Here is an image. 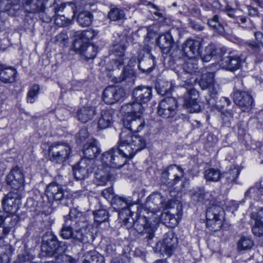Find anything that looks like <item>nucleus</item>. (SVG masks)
Returning <instances> with one entry per match:
<instances>
[{
	"label": "nucleus",
	"mask_w": 263,
	"mask_h": 263,
	"mask_svg": "<svg viewBox=\"0 0 263 263\" xmlns=\"http://www.w3.org/2000/svg\"><path fill=\"white\" fill-rule=\"evenodd\" d=\"M221 175L218 169L213 168L205 170L204 173V178L206 180L214 182L218 181L221 177Z\"/></svg>",
	"instance_id": "nucleus-44"
},
{
	"label": "nucleus",
	"mask_w": 263,
	"mask_h": 263,
	"mask_svg": "<svg viewBox=\"0 0 263 263\" xmlns=\"http://www.w3.org/2000/svg\"><path fill=\"white\" fill-rule=\"evenodd\" d=\"M104 250L108 255L113 256L116 254V245L114 243L109 242L106 245Z\"/></svg>",
	"instance_id": "nucleus-60"
},
{
	"label": "nucleus",
	"mask_w": 263,
	"mask_h": 263,
	"mask_svg": "<svg viewBox=\"0 0 263 263\" xmlns=\"http://www.w3.org/2000/svg\"><path fill=\"white\" fill-rule=\"evenodd\" d=\"M92 18V15L89 11H83L78 14L77 22L81 26L85 27L91 24Z\"/></svg>",
	"instance_id": "nucleus-35"
},
{
	"label": "nucleus",
	"mask_w": 263,
	"mask_h": 263,
	"mask_svg": "<svg viewBox=\"0 0 263 263\" xmlns=\"http://www.w3.org/2000/svg\"><path fill=\"white\" fill-rule=\"evenodd\" d=\"M95 221L100 224L105 221L108 218V212L104 209H100L93 212Z\"/></svg>",
	"instance_id": "nucleus-54"
},
{
	"label": "nucleus",
	"mask_w": 263,
	"mask_h": 263,
	"mask_svg": "<svg viewBox=\"0 0 263 263\" xmlns=\"http://www.w3.org/2000/svg\"><path fill=\"white\" fill-rule=\"evenodd\" d=\"M98 34V32L92 30H86L79 33L75 40H80L81 44H88V41L92 40Z\"/></svg>",
	"instance_id": "nucleus-36"
},
{
	"label": "nucleus",
	"mask_w": 263,
	"mask_h": 263,
	"mask_svg": "<svg viewBox=\"0 0 263 263\" xmlns=\"http://www.w3.org/2000/svg\"><path fill=\"white\" fill-rule=\"evenodd\" d=\"M224 211L216 204L208 207L206 212V226L212 230H219L222 226Z\"/></svg>",
	"instance_id": "nucleus-6"
},
{
	"label": "nucleus",
	"mask_w": 263,
	"mask_h": 263,
	"mask_svg": "<svg viewBox=\"0 0 263 263\" xmlns=\"http://www.w3.org/2000/svg\"><path fill=\"white\" fill-rule=\"evenodd\" d=\"M49 159L57 163H62L65 161L71 153V149L67 143L56 142L48 147Z\"/></svg>",
	"instance_id": "nucleus-5"
},
{
	"label": "nucleus",
	"mask_w": 263,
	"mask_h": 263,
	"mask_svg": "<svg viewBox=\"0 0 263 263\" xmlns=\"http://www.w3.org/2000/svg\"><path fill=\"white\" fill-rule=\"evenodd\" d=\"M127 47V43L125 39L121 40L112 46V51L114 54L119 58L113 60L116 67L120 69L124 64L125 61L127 60L126 58H124V52Z\"/></svg>",
	"instance_id": "nucleus-22"
},
{
	"label": "nucleus",
	"mask_w": 263,
	"mask_h": 263,
	"mask_svg": "<svg viewBox=\"0 0 263 263\" xmlns=\"http://www.w3.org/2000/svg\"><path fill=\"white\" fill-rule=\"evenodd\" d=\"M49 6H46L43 10H41L38 13L40 19L43 22L46 23H50L52 18L54 17V13L50 9V11H47V8H49Z\"/></svg>",
	"instance_id": "nucleus-48"
},
{
	"label": "nucleus",
	"mask_w": 263,
	"mask_h": 263,
	"mask_svg": "<svg viewBox=\"0 0 263 263\" xmlns=\"http://www.w3.org/2000/svg\"><path fill=\"white\" fill-rule=\"evenodd\" d=\"M254 241L250 236H241L237 242V249L239 251L248 250L254 246Z\"/></svg>",
	"instance_id": "nucleus-37"
},
{
	"label": "nucleus",
	"mask_w": 263,
	"mask_h": 263,
	"mask_svg": "<svg viewBox=\"0 0 263 263\" xmlns=\"http://www.w3.org/2000/svg\"><path fill=\"white\" fill-rule=\"evenodd\" d=\"M207 89L209 90V95L211 97L210 100H211L212 101H214L217 98V96L220 91V88L219 85L215 82Z\"/></svg>",
	"instance_id": "nucleus-56"
},
{
	"label": "nucleus",
	"mask_w": 263,
	"mask_h": 263,
	"mask_svg": "<svg viewBox=\"0 0 263 263\" xmlns=\"http://www.w3.org/2000/svg\"><path fill=\"white\" fill-rule=\"evenodd\" d=\"M233 101L242 111H250L254 105L252 96L247 91L235 90L233 94Z\"/></svg>",
	"instance_id": "nucleus-13"
},
{
	"label": "nucleus",
	"mask_w": 263,
	"mask_h": 263,
	"mask_svg": "<svg viewBox=\"0 0 263 263\" xmlns=\"http://www.w3.org/2000/svg\"><path fill=\"white\" fill-rule=\"evenodd\" d=\"M25 177L22 170L18 166L12 168L6 177V182L11 190L23 193L24 190Z\"/></svg>",
	"instance_id": "nucleus-8"
},
{
	"label": "nucleus",
	"mask_w": 263,
	"mask_h": 263,
	"mask_svg": "<svg viewBox=\"0 0 263 263\" xmlns=\"http://www.w3.org/2000/svg\"><path fill=\"white\" fill-rule=\"evenodd\" d=\"M184 176V170L180 166L172 164L162 172L161 179L163 183L171 187L181 181Z\"/></svg>",
	"instance_id": "nucleus-7"
},
{
	"label": "nucleus",
	"mask_w": 263,
	"mask_h": 263,
	"mask_svg": "<svg viewBox=\"0 0 263 263\" xmlns=\"http://www.w3.org/2000/svg\"><path fill=\"white\" fill-rule=\"evenodd\" d=\"M219 64L221 68L228 70L234 71L238 69L241 66L240 55L235 52H230L229 55L222 58Z\"/></svg>",
	"instance_id": "nucleus-20"
},
{
	"label": "nucleus",
	"mask_w": 263,
	"mask_h": 263,
	"mask_svg": "<svg viewBox=\"0 0 263 263\" xmlns=\"http://www.w3.org/2000/svg\"><path fill=\"white\" fill-rule=\"evenodd\" d=\"M82 263H104V257L95 250L85 253Z\"/></svg>",
	"instance_id": "nucleus-34"
},
{
	"label": "nucleus",
	"mask_w": 263,
	"mask_h": 263,
	"mask_svg": "<svg viewBox=\"0 0 263 263\" xmlns=\"http://www.w3.org/2000/svg\"><path fill=\"white\" fill-rule=\"evenodd\" d=\"M53 256H55V260L53 263H64L66 260H68L69 258V256L64 254V252H58Z\"/></svg>",
	"instance_id": "nucleus-61"
},
{
	"label": "nucleus",
	"mask_w": 263,
	"mask_h": 263,
	"mask_svg": "<svg viewBox=\"0 0 263 263\" xmlns=\"http://www.w3.org/2000/svg\"><path fill=\"white\" fill-rule=\"evenodd\" d=\"M16 71L13 67L0 66V81L4 83H11L15 81Z\"/></svg>",
	"instance_id": "nucleus-31"
},
{
	"label": "nucleus",
	"mask_w": 263,
	"mask_h": 263,
	"mask_svg": "<svg viewBox=\"0 0 263 263\" xmlns=\"http://www.w3.org/2000/svg\"><path fill=\"white\" fill-rule=\"evenodd\" d=\"M156 42L162 52L166 54L171 50L175 44L170 32H166L159 35Z\"/></svg>",
	"instance_id": "nucleus-27"
},
{
	"label": "nucleus",
	"mask_w": 263,
	"mask_h": 263,
	"mask_svg": "<svg viewBox=\"0 0 263 263\" xmlns=\"http://www.w3.org/2000/svg\"><path fill=\"white\" fill-rule=\"evenodd\" d=\"M47 2L49 6V8H47V11H50V9H51L54 13V16L57 14L58 12L63 11L66 7L65 4L58 5L55 0H47Z\"/></svg>",
	"instance_id": "nucleus-51"
},
{
	"label": "nucleus",
	"mask_w": 263,
	"mask_h": 263,
	"mask_svg": "<svg viewBox=\"0 0 263 263\" xmlns=\"http://www.w3.org/2000/svg\"><path fill=\"white\" fill-rule=\"evenodd\" d=\"M84 216L83 213L77 209H71L69 215L65 217L64 223L61 230V236L65 239L72 238L76 228L81 226Z\"/></svg>",
	"instance_id": "nucleus-4"
},
{
	"label": "nucleus",
	"mask_w": 263,
	"mask_h": 263,
	"mask_svg": "<svg viewBox=\"0 0 263 263\" xmlns=\"http://www.w3.org/2000/svg\"><path fill=\"white\" fill-rule=\"evenodd\" d=\"M209 27L215 30L218 34L223 35L224 33V28L219 22V17L218 15H215L212 18L208 21Z\"/></svg>",
	"instance_id": "nucleus-38"
},
{
	"label": "nucleus",
	"mask_w": 263,
	"mask_h": 263,
	"mask_svg": "<svg viewBox=\"0 0 263 263\" xmlns=\"http://www.w3.org/2000/svg\"><path fill=\"white\" fill-rule=\"evenodd\" d=\"M155 57L147 52L141 58H138V67L143 72H151L154 68L156 62Z\"/></svg>",
	"instance_id": "nucleus-28"
},
{
	"label": "nucleus",
	"mask_w": 263,
	"mask_h": 263,
	"mask_svg": "<svg viewBox=\"0 0 263 263\" xmlns=\"http://www.w3.org/2000/svg\"><path fill=\"white\" fill-rule=\"evenodd\" d=\"M84 220H83L82 225L78 228H76L74 231L71 239L74 244L78 243H87L89 241L88 235L86 229L84 228Z\"/></svg>",
	"instance_id": "nucleus-29"
},
{
	"label": "nucleus",
	"mask_w": 263,
	"mask_h": 263,
	"mask_svg": "<svg viewBox=\"0 0 263 263\" xmlns=\"http://www.w3.org/2000/svg\"><path fill=\"white\" fill-rule=\"evenodd\" d=\"M112 116L113 111L112 110H103L98 120V128L104 129L111 126L113 122Z\"/></svg>",
	"instance_id": "nucleus-30"
},
{
	"label": "nucleus",
	"mask_w": 263,
	"mask_h": 263,
	"mask_svg": "<svg viewBox=\"0 0 263 263\" xmlns=\"http://www.w3.org/2000/svg\"><path fill=\"white\" fill-rule=\"evenodd\" d=\"M102 196L106 199L114 198L115 196L114 195L113 189L111 187L105 189L102 191Z\"/></svg>",
	"instance_id": "nucleus-63"
},
{
	"label": "nucleus",
	"mask_w": 263,
	"mask_h": 263,
	"mask_svg": "<svg viewBox=\"0 0 263 263\" xmlns=\"http://www.w3.org/2000/svg\"><path fill=\"white\" fill-rule=\"evenodd\" d=\"M252 230L254 235L258 237L263 236V221L255 219V224Z\"/></svg>",
	"instance_id": "nucleus-57"
},
{
	"label": "nucleus",
	"mask_w": 263,
	"mask_h": 263,
	"mask_svg": "<svg viewBox=\"0 0 263 263\" xmlns=\"http://www.w3.org/2000/svg\"><path fill=\"white\" fill-rule=\"evenodd\" d=\"M220 118L223 123L226 126H229L233 120V117L231 112L226 110L224 112L221 111Z\"/></svg>",
	"instance_id": "nucleus-58"
},
{
	"label": "nucleus",
	"mask_w": 263,
	"mask_h": 263,
	"mask_svg": "<svg viewBox=\"0 0 263 263\" xmlns=\"http://www.w3.org/2000/svg\"><path fill=\"white\" fill-rule=\"evenodd\" d=\"M132 214L133 213L131 212V214H127V216L124 215V218H122L124 220V226L128 229L134 228V224H135V221H134L133 218L130 217L132 216Z\"/></svg>",
	"instance_id": "nucleus-62"
},
{
	"label": "nucleus",
	"mask_w": 263,
	"mask_h": 263,
	"mask_svg": "<svg viewBox=\"0 0 263 263\" xmlns=\"http://www.w3.org/2000/svg\"><path fill=\"white\" fill-rule=\"evenodd\" d=\"M63 245V242L58 241L56 236L50 234L44 236L41 250L43 253H45V255L52 256L57 253L64 252L65 248Z\"/></svg>",
	"instance_id": "nucleus-9"
},
{
	"label": "nucleus",
	"mask_w": 263,
	"mask_h": 263,
	"mask_svg": "<svg viewBox=\"0 0 263 263\" xmlns=\"http://www.w3.org/2000/svg\"><path fill=\"white\" fill-rule=\"evenodd\" d=\"M253 31L254 32L256 42L263 46V33L261 31H257L256 29L254 30Z\"/></svg>",
	"instance_id": "nucleus-64"
},
{
	"label": "nucleus",
	"mask_w": 263,
	"mask_h": 263,
	"mask_svg": "<svg viewBox=\"0 0 263 263\" xmlns=\"http://www.w3.org/2000/svg\"><path fill=\"white\" fill-rule=\"evenodd\" d=\"M23 193H16L10 191L3 198L2 204L4 210L8 213H14L18 209V205L20 202Z\"/></svg>",
	"instance_id": "nucleus-15"
},
{
	"label": "nucleus",
	"mask_w": 263,
	"mask_h": 263,
	"mask_svg": "<svg viewBox=\"0 0 263 263\" xmlns=\"http://www.w3.org/2000/svg\"><path fill=\"white\" fill-rule=\"evenodd\" d=\"M45 193L48 202L42 205L43 208L50 206L51 202L53 201L61 200L64 196L62 185L56 182H52L48 184L46 187Z\"/></svg>",
	"instance_id": "nucleus-14"
},
{
	"label": "nucleus",
	"mask_w": 263,
	"mask_h": 263,
	"mask_svg": "<svg viewBox=\"0 0 263 263\" xmlns=\"http://www.w3.org/2000/svg\"><path fill=\"white\" fill-rule=\"evenodd\" d=\"M39 91L40 86L38 85L35 84L30 87L27 93V102L33 103L37 98Z\"/></svg>",
	"instance_id": "nucleus-53"
},
{
	"label": "nucleus",
	"mask_w": 263,
	"mask_h": 263,
	"mask_svg": "<svg viewBox=\"0 0 263 263\" xmlns=\"http://www.w3.org/2000/svg\"><path fill=\"white\" fill-rule=\"evenodd\" d=\"M216 51L214 47L212 45H208L205 49V54L201 56V59L203 62H208L211 59L213 55L215 54Z\"/></svg>",
	"instance_id": "nucleus-55"
},
{
	"label": "nucleus",
	"mask_w": 263,
	"mask_h": 263,
	"mask_svg": "<svg viewBox=\"0 0 263 263\" xmlns=\"http://www.w3.org/2000/svg\"><path fill=\"white\" fill-rule=\"evenodd\" d=\"M92 161L86 159H81L73 168V175L77 180H83L92 173Z\"/></svg>",
	"instance_id": "nucleus-21"
},
{
	"label": "nucleus",
	"mask_w": 263,
	"mask_h": 263,
	"mask_svg": "<svg viewBox=\"0 0 263 263\" xmlns=\"http://www.w3.org/2000/svg\"><path fill=\"white\" fill-rule=\"evenodd\" d=\"M108 18L112 21L121 20L124 18V11L119 8L112 7L110 9L108 14Z\"/></svg>",
	"instance_id": "nucleus-45"
},
{
	"label": "nucleus",
	"mask_w": 263,
	"mask_h": 263,
	"mask_svg": "<svg viewBox=\"0 0 263 263\" xmlns=\"http://www.w3.org/2000/svg\"><path fill=\"white\" fill-rule=\"evenodd\" d=\"M192 200L195 202H201L205 196V192L203 188H197L191 191Z\"/></svg>",
	"instance_id": "nucleus-52"
},
{
	"label": "nucleus",
	"mask_w": 263,
	"mask_h": 263,
	"mask_svg": "<svg viewBox=\"0 0 263 263\" xmlns=\"http://www.w3.org/2000/svg\"><path fill=\"white\" fill-rule=\"evenodd\" d=\"M82 151L85 157L84 159L91 161L101 152L98 141L95 139H90L87 143L84 144Z\"/></svg>",
	"instance_id": "nucleus-25"
},
{
	"label": "nucleus",
	"mask_w": 263,
	"mask_h": 263,
	"mask_svg": "<svg viewBox=\"0 0 263 263\" xmlns=\"http://www.w3.org/2000/svg\"><path fill=\"white\" fill-rule=\"evenodd\" d=\"M215 83L214 73L207 72L202 74L199 85L202 89H206Z\"/></svg>",
	"instance_id": "nucleus-39"
},
{
	"label": "nucleus",
	"mask_w": 263,
	"mask_h": 263,
	"mask_svg": "<svg viewBox=\"0 0 263 263\" xmlns=\"http://www.w3.org/2000/svg\"><path fill=\"white\" fill-rule=\"evenodd\" d=\"M247 44L256 57L255 62L260 63L263 61V54L261 53V49L260 44L253 41H250Z\"/></svg>",
	"instance_id": "nucleus-41"
},
{
	"label": "nucleus",
	"mask_w": 263,
	"mask_h": 263,
	"mask_svg": "<svg viewBox=\"0 0 263 263\" xmlns=\"http://www.w3.org/2000/svg\"><path fill=\"white\" fill-rule=\"evenodd\" d=\"M208 104L211 107H215L219 111L223 109L226 106H228L231 104L230 99L226 97H222L219 102H216V100L212 101L211 100H207Z\"/></svg>",
	"instance_id": "nucleus-43"
},
{
	"label": "nucleus",
	"mask_w": 263,
	"mask_h": 263,
	"mask_svg": "<svg viewBox=\"0 0 263 263\" xmlns=\"http://www.w3.org/2000/svg\"><path fill=\"white\" fill-rule=\"evenodd\" d=\"M125 96L122 88L108 86L103 91L102 99L106 104H112L121 101Z\"/></svg>",
	"instance_id": "nucleus-17"
},
{
	"label": "nucleus",
	"mask_w": 263,
	"mask_h": 263,
	"mask_svg": "<svg viewBox=\"0 0 263 263\" xmlns=\"http://www.w3.org/2000/svg\"><path fill=\"white\" fill-rule=\"evenodd\" d=\"M118 148H112L104 152L101 161L104 166L120 168L126 163V158H132L145 147L146 141L142 138L133 136L127 130L120 134Z\"/></svg>",
	"instance_id": "nucleus-1"
},
{
	"label": "nucleus",
	"mask_w": 263,
	"mask_h": 263,
	"mask_svg": "<svg viewBox=\"0 0 263 263\" xmlns=\"http://www.w3.org/2000/svg\"><path fill=\"white\" fill-rule=\"evenodd\" d=\"M201 48L199 40L188 39L182 44L181 51L187 58H197L200 54Z\"/></svg>",
	"instance_id": "nucleus-18"
},
{
	"label": "nucleus",
	"mask_w": 263,
	"mask_h": 263,
	"mask_svg": "<svg viewBox=\"0 0 263 263\" xmlns=\"http://www.w3.org/2000/svg\"><path fill=\"white\" fill-rule=\"evenodd\" d=\"M161 218L162 222L168 227L174 228L178 223L175 216L169 212L162 213Z\"/></svg>",
	"instance_id": "nucleus-42"
},
{
	"label": "nucleus",
	"mask_w": 263,
	"mask_h": 263,
	"mask_svg": "<svg viewBox=\"0 0 263 263\" xmlns=\"http://www.w3.org/2000/svg\"><path fill=\"white\" fill-rule=\"evenodd\" d=\"M151 219L152 218L149 216L143 214L135 221L134 224V229L139 233L146 234L145 237L148 239L153 238L155 231V228L152 223Z\"/></svg>",
	"instance_id": "nucleus-11"
},
{
	"label": "nucleus",
	"mask_w": 263,
	"mask_h": 263,
	"mask_svg": "<svg viewBox=\"0 0 263 263\" xmlns=\"http://www.w3.org/2000/svg\"><path fill=\"white\" fill-rule=\"evenodd\" d=\"M183 69L182 72L178 74V77L181 81V86L187 90V93L183 97V105L190 112H199L200 106L197 102L198 92L192 88L196 78L192 76L198 71L197 58H188L183 65Z\"/></svg>",
	"instance_id": "nucleus-2"
},
{
	"label": "nucleus",
	"mask_w": 263,
	"mask_h": 263,
	"mask_svg": "<svg viewBox=\"0 0 263 263\" xmlns=\"http://www.w3.org/2000/svg\"><path fill=\"white\" fill-rule=\"evenodd\" d=\"M121 111L125 114V118L123 120L125 128L124 130L128 131L133 136L140 137L133 135L132 132L139 133L145 126V121L142 116L143 107L138 103H128L122 106ZM141 138L145 141L142 137Z\"/></svg>",
	"instance_id": "nucleus-3"
},
{
	"label": "nucleus",
	"mask_w": 263,
	"mask_h": 263,
	"mask_svg": "<svg viewBox=\"0 0 263 263\" xmlns=\"http://www.w3.org/2000/svg\"><path fill=\"white\" fill-rule=\"evenodd\" d=\"M240 21V26L244 29L249 31H253L255 30V26L250 22H248L249 26H245V24L247 22V20L246 17L240 16L239 18Z\"/></svg>",
	"instance_id": "nucleus-59"
},
{
	"label": "nucleus",
	"mask_w": 263,
	"mask_h": 263,
	"mask_svg": "<svg viewBox=\"0 0 263 263\" xmlns=\"http://www.w3.org/2000/svg\"><path fill=\"white\" fill-rule=\"evenodd\" d=\"M178 245V240L172 232L165 233L162 242L157 244V247L162 253H165L168 256L172 255Z\"/></svg>",
	"instance_id": "nucleus-16"
},
{
	"label": "nucleus",
	"mask_w": 263,
	"mask_h": 263,
	"mask_svg": "<svg viewBox=\"0 0 263 263\" xmlns=\"http://www.w3.org/2000/svg\"><path fill=\"white\" fill-rule=\"evenodd\" d=\"M156 89L159 95L164 96L172 91V84L168 82L160 81L156 85Z\"/></svg>",
	"instance_id": "nucleus-40"
},
{
	"label": "nucleus",
	"mask_w": 263,
	"mask_h": 263,
	"mask_svg": "<svg viewBox=\"0 0 263 263\" xmlns=\"http://www.w3.org/2000/svg\"><path fill=\"white\" fill-rule=\"evenodd\" d=\"M112 205L114 209L119 212V216L120 218H124V215L131 214L129 209L130 200L125 198L116 196L112 200Z\"/></svg>",
	"instance_id": "nucleus-23"
},
{
	"label": "nucleus",
	"mask_w": 263,
	"mask_h": 263,
	"mask_svg": "<svg viewBox=\"0 0 263 263\" xmlns=\"http://www.w3.org/2000/svg\"><path fill=\"white\" fill-rule=\"evenodd\" d=\"M74 14L72 16V18H68L64 15L57 14L54 17V23L58 27H66L72 23Z\"/></svg>",
	"instance_id": "nucleus-49"
},
{
	"label": "nucleus",
	"mask_w": 263,
	"mask_h": 263,
	"mask_svg": "<svg viewBox=\"0 0 263 263\" xmlns=\"http://www.w3.org/2000/svg\"><path fill=\"white\" fill-rule=\"evenodd\" d=\"M47 6V0H23V9L26 13H38Z\"/></svg>",
	"instance_id": "nucleus-26"
},
{
	"label": "nucleus",
	"mask_w": 263,
	"mask_h": 263,
	"mask_svg": "<svg viewBox=\"0 0 263 263\" xmlns=\"http://www.w3.org/2000/svg\"><path fill=\"white\" fill-rule=\"evenodd\" d=\"M90 139H93L89 136L87 129H81L76 135V142L79 144L87 143Z\"/></svg>",
	"instance_id": "nucleus-47"
},
{
	"label": "nucleus",
	"mask_w": 263,
	"mask_h": 263,
	"mask_svg": "<svg viewBox=\"0 0 263 263\" xmlns=\"http://www.w3.org/2000/svg\"><path fill=\"white\" fill-rule=\"evenodd\" d=\"M133 96L136 102L132 103H138L142 105V103H146L152 98V88L143 86H138L134 89Z\"/></svg>",
	"instance_id": "nucleus-24"
},
{
	"label": "nucleus",
	"mask_w": 263,
	"mask_h": 263,
	"mask_svg": "<svg viewBox=\"0 0 263 263\" xmlns=\"http://www.w3.org/2000/svg\"><path fill=\"white\" fill-rule=\"evenodd\" d=\"M80 41L74 40L73 44L74 50L86 60L93 59L97 55V47L93 45L81 44Z\"/></svg>",
	"instance_id": "nucleus-19"
},
{
	"label": "nucleus",
	"mask_w": 263,
	"mask_h": 263,
	"mask_svg": "<svg viewBox=\"0 0 263 263\" xmlns=\"http://www.w3.org/2000/svg\"><path fill=\"white\" fill-rule=\"evenodd\" d=\"M95 175L93 182L98 186L105 185L109 180L108 175L103 171L96 172Z\"/></svg>",
	"instance_id": "nucleus-50"
},
{
	"label": "nucleus",
	"mask_w": 263,
	"mask_h": 263,
	"mask_svg": "<svg viewBox=\"0 0 263 263\" xmlns=\"http://www.w3.org/2000/svg\"><path fill=\"white\" fill-rule=\"evenodd\" d=\"M165 203V198L160 193L154 192L147 198L145 203L144 212L147 214L151 212L154 216L164 207Z\"/></svg>",
	"instance_id": "nucleus-12"
},
{
	"label": "nucleus",
	"mask_w": 263,
	"mask_h": 263,
	"mask_svg": "<svg viewBox=\"0 0 263 263\" xmlns=\"http://www.w3.org/2000/svg\"><path fill=\"white\" fill-rule=\"evenodd\" d=\"M119 82L125 81L128 83H133L135 80L133 70L131 68L124 69V70L119 77Z\"/></svg>",
	"instance_id": "nucleus-46"
},
{
	"label": "nucleus",
	"mask_w": 263,
	"mask_h": 263,
	"mask_svg": "<svg viewBox=\"0 0 263 263\" xmlns=\"http://www.w3.org/2000/svg\"><path fill=\"white\" fill-rule=\"evenodd\" d=\"M240 172V170L238 166L232 165L228 171L222 174L221 178L224 179L228 183H233L237 179Z\"/></svg>",
	"instance_id": "nucleus-33"
},
{
	"label": "nucleus",
	"mask_w": 263,
	"mask_h": 263,
	"mask_svg": "<svg viewBox=\"0 0 263 263\" xmlns=\"http://www.w3.org/2000/svg\"><path fill=\"white\" fill-rule=\"evenodd\" d=\"M96 114L95 109L92 106H84L77 112V118L79 121L86 123L92 120Z\"/></svg>",
	"instance_id": "nucleus-32"
},
{
	"label": "nucleus",
	"mask_w": 263,
	"mask_h": 263,
	"mask_svg": "<svg viewBox=\"0 0 263 263\" xmlns=\"http://www.w3.org/2000/svg\"><path fill=\"white\" fill-rule=\"evenodd\" d=\"M177 100L173 97H167L161 101L157 109L158 115L163 118H172L176 115Z\"/></svg>",
	"instance_id": "nucleus-10"
}]
</instances>
